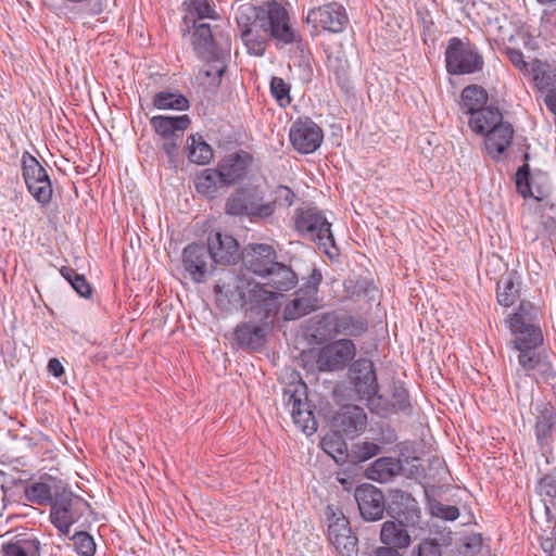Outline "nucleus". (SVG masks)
Returning a JSON list of instances; mask_svg holds the SVG:
<instances>
[{"label":"nucleus","mask_w":556,"mask_h":556,"mask_svg":"<svg viewBox=\"0 0 556 556\" xmlns=\"http://www.w3.org/2000/svg\"><path fill=\"white\" fill-rule=\"evenodd\" d=\"M225 210L229 215L264 219L275 213L276 205L274 202L265 201L262 188L250 185L238 188L230 194Z\"/></svg>","instance_id":"nucleus-1"},{"label":"nucleus","mask_w":556,"mask_h":556,"mask_svg":"<svg viewBox=\"0 0 556 556\" xmlns=\"http://www.w3.org/2000/svg\"><path fill=\"white\" fill-rule=\"evenodd\" d=\"M236 21L249 53L262 56L268 38L260 8L250 3L241 4L237 10Z\"/></svg>","instance_id":"nucleus-2"},{"label":"nucleus","mask_w":556,"mask_h":556,"mask_svg":"<svg viewBox=\"0 0 556 556\" xmlns=\"http://www.w3.org/2000/svg\"><path fill=\"white\" fill-rule=\"evenodd\" d=\"M295 227L304 237L316 241L323 251L331 255L330 248L334 247L331 224L314 207L296 211Z\"/></svg>","instance_id":"nucleus-3"},{"label":"nucleus","mask_w":556,"mask_h":556,"mask_svg":"<svg viewBox=\"0 0 556 556\" xmlns=\"http://www.w3.org/2000/svg\"><path fill=\"white\" fill-rule=\"evenodd\" d=\"M446 70L450 74L464 75L480 72L483 67V58L468 41L457 37L448 40L445 50Z\"/></svg>","instance_id":"nucleus-4"},{"label":"nucleus","mask_w":556,"mask_h":556,"mask_svg":"<svg viewBox=\"0 0 556 556\" xmlns=\"http://www.w3.org/2000/svg\"><path fill=\"white\" fill-rule=\"evenodd\" d=\"M282 399L294 425L305 434H313L317 424L306 401V386L302 381L288 386L283 389Z\"/></svg>","instance_id":"nucleus-5"},{"label":"nucleus","mask_w":556,"mask_h":556,"mask_svg":"<svg viewBox=\"0 0 556 556\" xmlns=\"http://www.w3.org/2000/svg\"><path fill=\"white\" fill-rule=\"evenodd\" d=\"M260 8L267 38L277 45H290L296 41L298 34L290 23L288 11L278 2H266Z\"/></svg>","instance_id":"nucleus-6"},{"label":"nucleus","mask_w":556,"mask_h":556,"mask_svg":"<svg viewBox=\"0 0 556 556\" xmlns=\"http://www.w3.org/2000/svg\"><path fill=\"white\" fill-rule=\"evenodd\" d=\"M87 507L88 504L81 497L62 490L54 494L50 520L62 534L67 535L71 526L79 519Z\"/></svg>","instance_id":"nucleus-7"},{"label":"nucleus","mask_w":556,"mask_h":556,"mask_svg":"<svg viewBox=\"0 0 556 556\" xmlns=\"http://www.w3.org/2000/svg\"><path fill=\"white\" fill-rule=\"evenodd\" d=\"M539 309L530 302L522 301L519 309L508 319V327L519 338L520 344L540 345L543 334L536 325Z\"/></svg>","instance_id":"nucleus-8"},{"label":"nucleus","mask_w":556,"mask_h":556,"mask_svg":"<svg viewBox=\"0 0 556 556\" xmlns=\"http://www.w3.org/2000/svg\"><path fill=\"white\" fill-rule=\"evenodd\" d=\"M349 376L358 399L367 401L374 407H379L382 399L376 397L378 383L374 363L367 358L355 361L349 369Z\"/></svg>","instance_id":"nucleus-9"},{"label":"nucleus","mask_w":556,"mask_h":556,"mask_svg":"<svg viewBox=\"0 0 556 556\" xmlns=\"http://www.w3.org/2000/svg\"><path fill=\"white\" fill-rule=\"evenodd\" d=\"M23 177L30 194L41 204L50 202L52 185L46 169L36 157L24 153L22 157Z\"/></svg>","instance_id":"nucleus-10"},{"label":"nucleus","mask_w":556,"mask_h":556,"mask_svg":"<svg viewBox=\"0 0 556 556\" xmlns=\"http://www.w3.org/2000/svg\"><path fill=\"white\" fill-rule=\"evenodd\" d=\"M356 346L349 339L337 340L323 346L316 355V366L319 371H336L343 369L354 358Z\"/></svg>","instance_id":"nucleus-11"},{"label":"nucleus","mask_w":556,"mask_h":556,"mask_svg":"<svg viewBox=\"0 0 556 556\" xmlns=\"http://www.w3.org/2000/svg\"><path fill=\"white\" fill-rule=\"evenodd\" d=\"M327 517L330 544L342 556H352L356 552L357 538L353 535L349 520L342 513H336L331 506L327 507Z\"/></svg>","instance_id":"nucleus-12"},{"label":"nucleus","mask_w":556,"mask_h":556,"mask_svg":"<svg viewBox=\"0 0 556 556\" xmlns=\"http://www.w3.org/2000/svg\"><path fill=\"white\" fill-rule=\"evenodd\" d=\"M321 281V275L314 271L312 280L299 291L294 299L285 307L283 317L286 320L299 319L318 307L317 291Z\"/></svg>","instance_id":"nucleus-13"},{"label":"nucleus","mask_w":556,"mask_h":556,"mask_svg":"<svg viewBox=\"0 0 556 556\" xmlns=\"http://www.w3.org/2000/svg\"><path fill=\"white\" fill-rule=\"evenodd\" d=\"M279 293L268 290L265 285L250 286L242 292L241 299L247 311L254 312L261 319L269 317L278 309Z\"/></svg>","instance_id":"nucleus-14"},{"label":"nucleus","mask_w":556,"mask_h":556,"mask_svg":"<svg viewBox=\"0 0 556 556\" xmlns=\"http://www.w3.org/2000/svg\"><path fill=\"white\" fill-rule=\"evenodd\" d=\"M306 22L314 27H321L331 33H341L348 22V15L343 5L331 2L308 11Z\"/></svg>","instance_id":"nucleus-15"},{"label":"nucleus","mask_w":556,"mask_h":556,"mask_svg":"<svg viewBox=\"0 0 556 556\" xmlns=\"http://www.w3.org/2000/svg\"><path fill=\"white\" fill-rule=\"evenodd\" d=\"M289 137L295 150L307 154L319 148L324 134L317 124L306 118L298 119L292 124Z\"/></svg>","instance_id":"nucleus-16"},{"label":"nucleus","mask_w":556,"mask_h":556,"mask_svg":"<svg viewBox=\"0 0 556 556\" xmlns=\"http://www.w3.org/2000/svg\"><path fill=\"white\" fill-rule=\"evenodd\" d=\"M276 252L269 244H249L242 252L244 267L255 275L266 277L276 264Z\"/></svg>","instance_id":"nucleus-17"},{"label":"nucleus","mask_w":556,"mask_h":556,"mask_svg":"<svg viewBox=\"0 0 556 556\" xmlns=\"http://www.w3.org/2000/svg\"><path fill=\"white\" fill-rule=\"evenodd\" d=\"M182 265L194 282H202L211 268L212 260L210 251L202 244H189L182 254Z\"/></svg>","instance_id":"nucleus-18"},{"label":"nucleus","mask_w":556,"mask_h":556,"mask_svg":"<svg viewBox=\"0 0 556 556\" xmlns=\"http://www.w3.org/2000/svg\"><path fill=\"white\" fill-rule=\"evenodd\" d=\"M355 500L362 517L367 521H377L384 511V496L380 490L370 484L356 489Z\"/></svg>","instance_id":"nucleus-19"},{"label":"nucleus","mask_w":556,"mask_h":556,"mask_svg":"<svg viewBox=\"0 0 556 556\" xmlns=\"http://www.w3.org/2000/svg\"><path fill=\"white\" fill-rule=\"evenodd\" d=\"M206 249L210 251L211 260L218 264H232L237 261L239 255V244L237 240L229 235H223L220 232L210 235Z\"/></svg>","instance_id":"nucleus-20"},{"label":"nucleus","mask_w":556,"mask_h":556,"mask_svg":"<svg viewBox=\"0 0 556 556\" xmlns=\"http://www.w3.org/2000/svg\"><path fill=\"white\" fill-rule=\"evenodd\" d=\"M389 508L397 519L406 521L408 526H417L420 521V508L418 507V503L407 492L392 490Z\"/></svg>","instance_id":"nucleus-21"},{"label":"nucleus","mask_w":556,"mask_h":556,"mask_svg":"<svg viewBox=\"0 0 556 556\" xmlns=\"http://www.w3.org/2000/svg\"><path fill=\"white\" fill-rule=\"evenodd\" d=\"M367 415L356 405L343 406L333 417V426L348 435H355L365 430Z\"/></svg>","instance_id":"nucleus-22"},{"label":"nucleus","mask_w":556,"mask_h":556,"mask_svg":"<svg viewBox=\"0 0 556 556\" xmlns=\"http://www.w3.org/2000/svg\"><path fill=\"white\" fill-rule=\"evenodd\" d=\"M251 162L252 159L248 153L231 154L222 160L217 170L224 185H232L243 179Z\"/></svg>","instance_id":"nucleus-23"},{"label":"nucleus","mask_w":556,"mask_h":556,"mask_svg":"<svg viewBox=\"0 0 556 556\" xmlns=\"http://www.w3.org/2000/svg\"><path fill=\"white\" fill-rule=\"evenodd\" d=\"M416 526H408L406 521L401 519L386 521L380 531L381 542L384 543L386 547L391 548H405L412 542V530Z\"/></svg>","instance_id":"nucleus-24"},{"label":"nucleus","mask_w":556,"mask_h":556,"mask_svg":"<svg viewBox=\"0 0 556 556\" xmlns=\"http://www.w3.org/2000/svg\"><path fill=\"white\" fill-rule=\"evenodd\" d=\"M514 137V129L509 123L500 124L485 136L484 146L488 153L497 160L510 147Z\"/></svg>","instance_id":"nucleus-25"},{"label":"nucleus","mask_w":556,"mask_h":556,"mask_svg":"<svg viewBox=\"0 0 556 556\" xmlns=\"http://www.w3.org/2000/svg\"><path fill=\"white\" fill-rule=\"evenodd\" d=\"M503 116L498 109L485 106L478 111H472L469 118V126L472 131L480 135H488L493 128L503 124Z\"/></svg>","instance_id":"nucleus-26"},{"label":"nucleus","mask_w":556,"mask_h":556,"mask_svg":"<svg viewBox=\"0 0 556 556\" xmlns=\"http://www.w3.org/2000/svg\"><path fill=\"white\" fill-rule=\"evenodd\" d=\"M194 31L192 35V45L200 58L216 56L218 51L226 48L219 47L213 39L211 26L206 23H194Z\"/></svg>","instance_id":"nucleus-27"},{"label":"nucleus","mask_w":556,"mask_h":556,"mask_svg":"<svg viewBox=\"0 0 556 556\" xmlns=\"http://www.w3.org/2000/svg\"><path fill=\"white\" fill-rule=\"evenodd\" d=\"M154 130L164 138L179 137L190 125L188 115L181 116H154L151 118Z\"/></svg>","instance_id":"nucleus-28"},{"label":"nucleus","mask_w":556,"mask_h":556,"mask_svg":"<svg viewBox=\"0 0 556 556\" xmlns=\"http://www.w3.org/2000/svg\"><path fill=\"white\" fill-rule=\"evenodd\" d=\"M228 49L218 51L216 56L201 58L206 61L207 64L203 70L200 71V77L203 84H207L211 87H218L222 77L226 70L225 59L227 56Z\"/></svg>","instance_id":"nucleus-29"},{"label":"nucleus","mask_w":556,"mask_h":556,"mask_svg":"<svg viewBox=\"0 0 556 556\" xmlns=\"http://www.w3.org/2000/svg\"><path fill=\"white\" fill-rule=\"evenodd\" d=\"M401 465L395 458L381 457L366 469V477L370 480L386 483L399 475Z\"/></svg>","instance_id":"nucleus-30"},{"label":"nucleus","mask_w":556,"mask_h":556,"mask_svg":"<svg viewBox=\"0 0 556 556\" xmlns=\"http://www.w3.org/2000/svg\"><path fill=\"white\" fill-rule=\"evenodd\" d=\"M536 413V439L541 445H544L547 444L548 440L552 438L555 422V410L549 403H542L538 405Z\"/></svg>","instance_id":"nucleus-31"},{"label":"nucleus","mask_w":556,"mask_h":556,"mask_svg":"<svg viewBox=\"0 0 556 556\" xmlns=\"http://www.w3.org/2000/svg\"><path fill=\"white\" fill-rule=\"evenodd\" d=\"M266 277L269 279L268 285L279 294L280 292L293 289L298 282V277L294 271L290 267L278 262H276Z\"/></svg>","instance_id":"nucleus-32"},{"label":"nucleus","mask_w":556,"mask_h":556,"mask_svg":"<svg viewBox=\"0 0 556 556\" xmlns=\"http://www.w3.org/2000/svg\"><path fill=\"white\" fill-rule=\"evenodd\" d=\"M236 339L240 346L256 350L265 340V329L252 324H242L236 329Z\"/></svg>","instance_id":"nucleus-33"},{"label":"nucleus","mask_w":556,"mask_h":556,"mask_svg":"<svg viewBox=\"0 0 556 556\" xmlns=\"http://www.w3.org/2000/svg\"><path fill=\"white\" fill-rule=\"evenodd\" d=\"M516 349L519 351L518 361L522 369L527 375L534 376L536 370L546 367L535 353V349L539 345H530L529 343L520 344L519 338L515 339Z\"/></svg>","instance_id":"nucleus-34"},{"label":"nucleus","mask_w":556,"mask_h":556,"mask_svg":"<svg viewBox=\"0 0 556 556\" xmlns=\"http://www.w3.org/2000/svg\"><path fill=\"white\" fill-rule=\"evenodd\" d=\"M368 324L363 317L343 314L334 318L333 329L338 334L358 337L367 331Z\"/></svg>","instance_id":"nucleus-35"},{"label":"nucleus","mask_w":556,"mask_h":556,"mask_svg":"<svg viewBox=\"0 0 556 556\" xmlns=\"http://www.w3.org/2000/svg\"><path fill=\"white\" fill-rule=\"evenodd\" d=\"M320 446L338 465H343L349 458L350 453H348L346 443L337 433L324 437Z\"/></svg>","instance_id":"nucleus-36"},{"label":"nucleus","mask_w":556,"mask_h":556,"mask_svg":"<svg viewBox=\"0 0 556 556\" xmlns=\"http://www.w3.org/2000/svg\"><path fill=\"white\" fill-rule=\"evenodd\" d=\"M519 296V283L513 273L505 274L497 282V301L503 306H510Z\"/></svg>","instance_id":"nucleus-37"},{"label":"nucleus","mask_w":556,"mask_h":556,"mask_svg":"<svg viewBox=\"0 0 556 556\" xmlns=\"http://www.w3.org/2000/svg\"><path fill=\"white\" fill-rule=\"evenodd\" d=\"M224 186L217 168H206L195 177V189L205 197H213Z\"/></svg>","instance_id":"nucleus-38"},{"label":"nucleus","mask_w":556,"mask_h":556,"mask_svg":"<svg viewBox=\"0 0 556 556\" xmlns=\"http://www.w3.org/2000/svg\"><path fill=\"white\" fill-rule=\"evenodd\" d=\"M533 80L539 89H552L556 86V68L541 60H534L531 64Z\"/></svg>","instance_id":"nucleus-39"},{"label":"nucleus","mask_w":556,"mask_h":556,"mask_svg":"<svg viewBox=\"0 0 556 556\" xmlns=\"http://www.w3.org/2000/svg\"><path fill=\"white\" fill-rule=\"evenodd\" d=\"M488 101L486 91L477 85H470L462 91V104L466 109V113L472 115V111L485 108Z\"/></svg>","instance_id":"nucleus-40"},{"label":"nucleus","mask_w":556,"mask_h":556,"mask_svg":"<svg viewBox=\"0 0 556 556\" xmlns=\"http://www.w3.org/2000/svg\"><path fill=\"white\" fill-rule=\"evenodd\" d=\"M39 542L35 539H21L2 545V556H40Z\"/></svg>","instance_id":"nucleus-41"},{"label":"nucleus","mask_w":556,"mask_h":556,"mask_svg":"<svg viewBox=\"0 0 556 556\" xmlns=\"http://www.w3.org/2000/svg\"><path fill=\"white\" fill-rule=\"evenodd\" d=\"M153 104L160 110L184 111L189 108L186 97L177 92L161 91L154 97Z\"/></svg>","instance_id":"nucleus-42"},{"label":"nucleus","mask_w":556,"mask_h":556,"mask_svg":"<svg viewBox=\"0 0 556 556\" xmlns=\"http://www.w3.org/2000/svg\"><path fill=\"white\" fill-rule=\"evenodd\" d=\"M189 159L198 164H206L213 159V150L202 137L190 136L188 138Z\"/></svg>","instance_id":"nucleus-43"},{"label":"nucleus","mask_w":556,"mask_h":556,"mask_svg":"<svg viewBox=\"0 0 556 556\" xmlns=\"http://www.w3.org/2000/svg\"><path fill=\"white\" fill-rule=\"evenodd\" d=\"M381 451V446L375 442L362 441L353 445L349 458L353 463L366 462L377 456Z\"/></svg>","instance_id":"nucleus-44"},{"label":"nucleus","mask_w":556,"mask_h":556,"mask_svg":"<svg viewBox=\"0 0 556 556\" xmlns=\"http://www.w3.org/2000/svg\"><path fill=\"white\" fill-rule=\"evenodd\" d=\"M381 406V404L379 405ZM409 407L408 394L403 388H395L392 393L391 401L383 407H376L381 409L379 414L387 415L389 413L404 412Z\"/></svg>","instance_id":"nucleus-45"},{"label":"nucleus","mask_w":556,"mask_h":556,"mask_svg":"<svg viewBox=\"0 0 556 556\" xmlns=\"http://www.w3.org/2000/svg\"><path fill=\"white\" fill-rule=\"evenodd\" d=\"M60 273L80 296L87 298L91 294L92 289L83 275H78L73 268L66 266H63Z\"/></svg>","instance_id":"nucleus-46"},{"label":"nucleus","mask_w":556,"mask_h":556,"mask_svg":"<svg viewBox=\"0 0 556 556\" xmlns=\"http://www.w3.org/2000/svg\"><path fill=\"white\" fill-rule=\"evenodd\" d=\"M25 497L31 503L43 505L52 501V493L47 483L36 482L26 488Z\"/></svg>","instance_id":"nucleus-47"},{"label":"nucleus","mask_w":556,"mask_h":556,"mask_svg":"<svg viewBox=\"0 0 556 556\" xmlns=\"http://www.w3.org/2000/svg\"><path fill=\"white\" fill-rule=\"evenodd\" d=\"M270 92L280 106L290 104V86L282 78L276 76L271 78Z\"/></svg>","instance_id":"nucleus-48"},{"label":"nucleus","mask_w":556,"mask_h":556,"mask_svg":"<svg viewBox=\"0 0 556 556\" xmlns=\"http://www.w3.org/2000/svg\"><path fill=\"white\" fill-rule=\"evenodd\" d=\"M72 540L75 544L76 551L81 556H94L96 554V543L91 535L87 532L80 531L76 532Z\"/></svg>","instance_id":"nucleus-49"},{"label":"nucleus","mask_w":556,"mask_h":556,"mask_svg":"<svg viewBox=\"0 0 556 556\" xmlns=\"http://www.w3.org/2000/svg\"><path fill=\"white\" fill-rule=\"evenodd\" d=\"M188 11L201 20L215 17V10L208 0H190Z\"/></svg>","instance_id":"nucleus-50"},{"label":"nucleus","mask_w":556,"mask_h":556,"mask_svg":"<svg viewBox=\"0 0 556 556\" xmlns=\"http://www.w3.org/2000/svg\"><path fill=\"white\" fill-rule=\"evenodd\" d=\"M431 514L445 520H456L459 516V510L456 506L445 505L440 502H434L430 506Z\"/></svg>","instance_id":"nucleus-51"},{"label":"nucleus","mask_w":556,"mask_h":556,"mask_svg":"<svg viewBox=\"0 0 556 556\" xmlns=\"http://www.w3.org/2000/svg\"><path fill=\"white\" fill-rule=\"evenodd\" d=\"M529 176H530V173H529L528 165H523L516 173V187H517L518 192L522 197H528L531 194Z\"/></svg>","instance_id":"nucleus-52"},{"label":"nucleus","mask_w":556,"mask_h":556,"mask_svg":"<svg viewBox=\"0 0 556 556\" xmlns=\"http://www.w3.org/2000/svg\"><path fill=\"white\" fill-rule=\"evenodd\" d=\"M482 541L480 535H471L464 540L459 546V553L464 556H476L481 549Z\"/></svg>","instance_id":"nucleus-53"},{"label":"nucleus","mask_w":556,"mask_h":556,"mask_svg":"<svg viewBox=\"0 0 556 556\" xmlns=\"http://www.w3.org/2000/svg\"><path fill=\"white\" fill-rule=\"evenodd\" d=\"M276 199L273 201L275 204L278 202L280 205L285 206H291L294 200V193L293 191L286 187V186H279L276 191Z\"/></svg>","instance_id":"nucleus-54"},{"label":"nucleus","mask_w":556,"mask_h":556,"mask_svg":"<svg viewBox=\"0 0 556 556\" xmlns=\"http://www.w3.org/2000/svg\"><path fill=\"white\" fill-rule=\"evenodd\" d=\"M540 494L551 498L556 497V478L552 476L544 477L540 482Z\"/></svg>","instance_id":"nucleus-55"},{"label":"nucleus","mask_w":556,"mask_h":556,"mask_svg":"<svg viewBox=\"0 0 556 556\" xmlns=\"http://www.w3.org/2000/svg\"><path fill=\"white\" fill-rule=\"evenodd\" d=\"M329 66L337 73V74H344L349 67L348 60L345 58L340 56H333L330 54L328 56Z\"/></svg>","instance_id":"nucleus-56"},{"label":"nucleus","mask_w":556,"mask_h":556,"mask_svg":"<svg viewBox=\"0 0 556 556\" xmlns=\"http://www.w3.org/2000/svg\"><path fill=\"white\" fill-rule=\"evenodd\" d=\"M177 137L164 138L162 149L167 154L170 162H173L177 155L178 144L176 142Z\"/></svg>","instance_id":"nucleus-57"},{"label":"nucleus","mask_w":556,"mask_h":556,"mask_svg":"<svg viewBox=\"0 0 556 556\" xmlns=\"http://www.w3.org/2000/svg\"><path fill=\"white\" fill-rule=\"evenodd\" d=\"M508 56L510 62L518 68L525 70L527 67V62L523 60V54L519 50L509 49Z\"/></svg>","instance_id":"nucleus-58"},{"label":"nucleus","mask_w":556,"mask_h":556,"mask_svg":"<svg viewBox=\"0 0 556 556\" xmlns=\"http://www.w3.org/2000/svg\"><path fill=\"white\" fill-rule=\"evenodd\" d=\"M48 370L55 377H60L64 372V368L58 358L49 361Z\"/></svg>","instance_id":"nucleus-59"},{"label":"nucleus","mask_w":556,"mask_h":556,"mask_svg":"<svg viewBox=\"0 0 556 556\" xmlns=\"http://www.w3.org/2000/svg\"><path fill=\"white\" fill-rule=\"evenodd\" d=\"M546 106L556 115V92H549L544 98Z\"/></svg>","instance_id":"nucleus-60"},{"label":"nucleus","mask_w":556,"mask_h":556,"mask_svg":"<svg viewBox=\"0 0 556 556\" xmlns=\"http://www.w3.org/2000/svg\"><path fill=\"white\" fill-rule=\"evenodd\" d=\"M546 545H548L549 547L554 548V543L549 540L546 541Z\"/></svg>","instance_id":"nucleus-61"}]
</instances>
